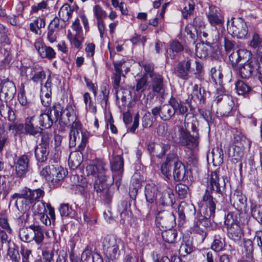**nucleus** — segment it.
<instances>
[{"label":"nucleus","mask_w":262,"mask_h":262,"mask_svg":"<svg viewBox=\"0 0 262 262\" xmlns=\"http://www.w3.org/2000/svg\"><path fill=\"white\" fill-rule=\"evenodd\" d=\"M82 155L81 152H73L69 156L68 164L72 169L77 168L82 161Z\"/></svg>","instance_id":"34"},{"label":"nucleus","mask_w":262,"mask_h":262,"mask_svg":"<svg viewBox=\"0 0 262 262\" xmlns=\"http://www.w3.org/2000/svg\"><path fill=\"white\" fill-rule=\"evenodd\" d=\"M173 164V175L174 179L178 181L183 180L186 172L184 165L178 160L177 157L174 159Z\"/></svg>","instance_id":"26"},{"label":"nucleus","mask_w":262,"mask_h":262,"mask_svg":"<svg viewBox=\"0 0 262 262\" xmlns=\"http://www.w3.org/2000/svg\"><path fill=\"white\" fill-rule=\"evenodd\" d=\"M183 50V47L178 41H173L170 45L169 51L172 53L169 55L172 59L175 58L176 54L182 51Z\"/></svg>","instance_id":"51"},{"label":"nucleus","mask_w":262,"mask_h":262,"mask_svg":"<svg viewBox=\"0 0 262 262\" xmlns=\"http://www.w3.org/2000/svg\"><path fill=\"white\" fill-rule=\"evenodd\" d=\"M0 100L5 101L12 100L14 97L16 89L14 83L8 79L4 80L0 84Z\"/></svg>","instance_id":"14"},{"label":"nucleus","mask_w":262,"mask_h":262,"mask_svg":"<svg viewBox=\"0 0 262 262\" xmlns=\"http://www.w3.org/2000/svg\"><path fill=\"white\" fill-rule=\"evenodd\" d=\"M29 159L27 155L18 157L14 161L16 176L19 178L25 177L29 170Z\"/></svg>","instance_id":"15"},{"label":"nucleus","mask_w":262,"mask_h":262,"mask_svg":"<svg viewBox=\"0 0 262 262\" xmlns=\"http://www.w3.org/2000/svg\"><path fill=\"white\" fill-rule=\"evenodd\" d=\"M161 191L162 188H160L159 185L154 183L146 184L144 191L146 201L149 203H153L156 201L158 193Z\"/></svg>","instance_id":"22"},{"label":"nucleus","mask_w":262,"mask_h":262,"mask_svg":"<svg viewBox=\"0 0 262 262\" xmlns=\"http://www.w3.org/2000/svg\"><path fill=\"white\" fill-rule=\"evenodd\" d=\"M34 46L41 58L52 59L55 57L56 53L54 50L50 47L47 46L41 40H36Z\"/></svg>","instance_id":"18"},{"label":"nucleus","mask_w":262,"mask_h":262,"mask_svg":"<svg viewBox=\"0 0 262 262\" xmlns=\"http://www.w3.org/2000/svg\"><path fill=\"white\" fill-rule=\"evenodd\" d=\"M35 119L36 122L38 123V126L40 128L43 129L50 128L53 125V121L49 117L48 115L46 113H42L38 116H35Z\"/></svg>","instance_id":"35"},{"label":"nucleus","mask_w":262,"mask_h":262,"mask_svg":"<svg viewBox=\"0 0 262 262\" xmlns=\"http://www.w3.org/2000/svg\"><path fill=\"white\" fill-rule=\"evenodd\" d=\"M72 12L70 6L68 4H66L59 10L58 16L59 17L66 16V18L68 19L71 17Z\"/></svg>","instance_id":"55"},{"label":"nucleus","mask_w":262,"mask_h":262,"mask_svg":"<svg viewBox=\"0 0 262 262\" xmlns=\"http://www.w3.org/2000/svg\"><path fill=\"white\" fill-rule=\"evenodd\" d=\"M29 228L33 232V241H34L37 245L40 244L44 239L43 227L33 224L29 226Z\"/></svg>","instance_id":"28"},{"label":"nucleus","mask_w":262,"mask_h":262,"mask_svg":"<svg viewBox=\"0 0 262 262\" xmlns=\"http://www.w3.org/2000/svg\"><path fill=\"white\" fill-rule=\"evenodd\" d=\"M54 253L53 251L43 250L42 251L41 257L39 259V262H51L53 259Z\"/></svg>","instance_id":"64"},{"label":"nucleus","mask_w":262,"mask_h":262,"mask_svg":"<svg viewBox=\"0 0 262 262\" xmlns=\"http://www.w3.org/2000/svg\"><path fill=\"white\" fill-rule=\"evenodd\" d=\"M227 230L229 238L235 242L239 241L243 235L242 230L239 224H233L227 227Z\"/></svg>","instance_id":"27"},{"label":"nucleus","mask_w":262,"mask_h":262,"mask_svg":"<svg viewBox=\"0 0 262 262\" xmlns=\"http://www.w3.org/2000/svg\"><path fill=\"white\" fill-rule=\"evenodd\" d=\"M219 202V199L215 201V199L208 190H206L200 203V214L206 216L207 217H213L215 215L216 203Z\"/></svg>","instance_id":"6"},{"label":"nucleus","mask_w":262,"mask_h":262,"mask_svg":"<svg viewBox=\"0 0 262 262\" xmlns=\"http://www.w3.org/2000/svg\"><path fill=\"white\" fill-rule=\"evenodd\" d=\"M199 121L191 114H186L184 120V126L179 129V140L180 143L187 146L191 143H198L199 138L198 129Z\"/></svg>","instance_id":"2"},{"label":"nucleus","mask_w":262,"mask_h":262,"mask_svg":"<svg viewBox=\"0 0 262 262\" xmlns=\"http://www.w3.org/2000/svg\"><path fill=\"white\" fill-rule=\"evenodd\" d=\"M170 147L169 144H156L149 143L147 145V150L151 157H162Z\"/></svg>","instance_id":"21"},{"label":"nucleus","mask_w":262,"mask_h":262,"mask_svg":"<svg viewBox=\"0 0 262 262\" xmlns=\"http://www.w3.org/2000/svg\"><path fill=\"white\" fill-rule=\"evenodd\" d=\"M31 80L36 83H40L45 79L46 75L45 71L39 67L35 66Z\"/></svg>","instance_id":"39"},{"label":"nucleus","mask_w":262,"mask_h":262,"mask_svg":"<svg viewBox=\"0 0 262 262\" xmlns=\"http://www.w3.org/2000/svg\"><path fill=\"white\" fill-rule=\"evenodd\" d=\"M202 69V66L199 62L193 58H187L178 64L176 73L179 78L187 80L190 77V73L193 72L195 74H199L201 73Z\"/></svg>","instance_id":"5"},{"label":"nucleus","mask_w":262,"mask_h":262,"mask_svg":"<svg viewBox=\"0 0 262 262\" xmlns=\"http://www.w3.org/2000/svg\"><path fill=\"white\" fill-rule=\"evenodd\" d=\"M130 94V92L126 89H120V90H116V95L117 99L120 98L122 105H125L126 102V98L129 96Z\"/></svg>","instance_id":"60"},{"label":"nucleus","mask_w":262,"mask_h":262,"mask_svg":"<svg viewBox=\"0 0 262 262\" xmlns=\"http://www.w3.org/2000/svg\"><path fill=\"white\" fill-rule=\"evenodd\" d=\"M210 219V217H207L206 216L200 214L194 220L193 230L201 236L202 241L204 240L207 234L205 229L209 227L211 225Z\"/></svg>","instance_id":"16"},{"label":"nucleus","mask_w":262,"mask_h":262,"mask_svg":"<svg viewBox=\"0 0 262 262\" xmlns=\"http://www.w3.org/2000/svg\"><path fill=\"white\" fill-rule=\"evenodd\" d=\"M68 38L72 46L77 49L81 48L82 41L83 39L82 35H80V36H73L71 33H69Z\"/></svg>","instance_id":"53"},{"label":"nucleus","mask_w":262,"mask_h":262,"mask_svg":"<svg viewBox=\"0 0 262 262\" xmlns=\"http://www.w3.org/2000/svg\"><path fill=\"white\" fill-rule=\"evenodd\" d=\"M262 39L257 33H254L250 43V47L253 48H258V55L259 58L262 55Z\"/></svg>","instance_id":"41"},{"label":"nucleus","mask_w":262,"mask_h":262,"mask_svg":"<svg viewBox=\"0 0 262 262\" xmlns=\"http://www.w3.org/2000/svg\"><path fill=\"white\" fill-rule=\"evenodd\" d=\"M169 228L168 229L163 230L161 235L165 242L172 244L176 241L178 232L176 229L171 228V227Z\"/></svg>","instance_id":"37"},{"label":"nucleus","mask_w":262,"mask_h":262,"mask_svg":"<svg viewBox=\"0 0 262 262\" xmlns=\"http://www.w3.org/2000/svg\"><path fill=\"white\" fill-rule=\"evenodd\" d=\"M5 107L4 104L0 106V113L2 116L7 118L11 122L14 121L15 116L13 111L9 106H6V110L2 108Z\"/></svg>","instance_id":"47"},{"label":"nucleus","mask_w":262,"mask_h":262,"mask_svg":"<svg viewBox=\"0 0 262 262\" xmlns=\"http://www.w3.org/2000/svg\"><path fill=\"white\" fill-rule=\"evenodd\" d=\"M19 237L21 241L29 243L33 241L32 231L29 227L28 228H22L19 230Z\"/></svg>","instance_id":"42"},{"label":"nucleus","mask_w":262,"mask_h":262,"mask_svg":"<svg viewBox=\"0 0 262 262\" xmlns=\"http://www.w3.org/2000/svg\"><path fill=\"white\" fill-rule=\"evenodd\" d=\"M207 18L211 26L215 27L214 37L216 40H219L220 33L222 34L223 31L222 26L224 24V17L220 8L215 6L210 7Z\"/></svg>","instance_id":"7"},{"label":"nucleus","mask_w":262,"mask_h":262,"mask_svg":"<svg viewBox=\"0 0 262 262\" xmlns=\"http://www.w3.org/2000/svg\"><path fill=\"white\" fill-rule=\"evenodd\" d=\"M151 87L154 92L162 93L164 90L163 77L160 75L154 76L152 78Z\"/></svg>","instance_id":"38"},{"label":"nucleus","mask_w":262,"mask_h":262,"mask_svg":"<svg viewBox=\"0 0 262 262\" xmlns=\"http://www.w3.org/2000/svg\"><path fill=\"white\" fill-rule=\"evenodd\" d=\"M45 112L54 123L60 119L62 114V108L60 104L54 105L47 109Z\"/></svg>","instance_id":"31"},{"label":"nucleus","mask_w":262,"mask_h":262,"mask_svg":"<svg viewBox=\"0 0 262 262\" xmlns=\"http://www.w3.org/2000/svg\"><path fill=\"white\" fill-rule=\"evenodd\" d=\"M46 23L44 18L38 17L33 20L30 24V30L36 34H38V29L44 28Z\"/></svg>","instance_id":"44"},{"label":"nucleus","mask_w":262,"mask_h":262,"mask_svg":"<svg viewBox=\"0 0 262 262\" xmlns=\"http://www.w3.org/2000/svg\"><path fill=\"white\" fill-rule=\"evenodd\" d=\"M206 93L204 90H202L201 87L194 84L192 88L191 99L198 101L199 104H203L205 102Z\"/></svg>","instance_id":"29"},{"label":"nucleus","mask_w":262,"mask_h":262,"mask_svg":"<svg viewBox=\"0 0 262 262\" xmlns=\"http://www.w3.org/2000/svg\"><path fill=\"white\" fill-rule=\"evenodd\" d=\"M230 201L234 208L240 213L246 211L247 198L239 191H235L230 195Z\"/></svg>","instance_id":"17"},{"label":"nucleus","mask_w":262,"mask_h":262,"mask_svg":"<svg viewBox=\"0 0 262 262\" xmlns=\"http://www.w3.org/2000/svg\"><path fill=\"white\" fill-rule=\"evenodd\" d=\"M154 122V118L149 112L146 113L142 119V126L145 127H150Z\"/></svg>","instance_id":"62"},{"label":"nucleus","mask_w":262,"mask_h":262,"mask_svg":"<svg viewBox=\"0 0 262 262\" xmlns=\"http://www.w3.org/2000/svg\"><path fill=\"white\" fill-rule=\"evenodd\" d=\"M49 155L48 148L43 147L35 146V156L36 160L39 162H43L47 160Z\"/></svg>","instance_id":"40"},{"label":"nucleus","mask_w":262,"mask_h":262,"mask_svg":"<svg viewBox=\"0 0 262 262\" xmlns=\"http://www.w3.org/2000/svg\"><path fill=\"white\" fill-rule=\"evenodd\" d=\"M89 134L87 132H83L79 130H71L69 134V145L70 147H74L76 144V141L80 144L78 146V150L81 151L83 150L85 146Z\"/></svg>","instance_id":"13"},{"label":"nucleus","mask_w":262,"mask_h":262,"mask_svg":"<svg viewBox=\"0 0 262 262\" xmlns=\"http://www.w3.org/2000/svg\"><path fill=\"white\" fill-rule=\"evenodd\" d=\"M209 75L213 82L216 85L219 86V88H217V91L223 93L224 90L223 87V75L220 67L211 68L209 72Z\"/></svg>","instance_id":"24"},{"label":"nucleus","mask_w":262,"mask_h":262,"mask_svg":"<svg viewBox=\"0 0 262 262\" xmlns=\"http://www.w3.org/2000/svg\"><path fill=\"white\" fill-rule=\"evenodd\" d=\"M123 243L121 239L113 235H107L102 242L103 251L106 258L114 260L119 258L120 255L119 248Z\"/></svg>","instance_id":"4"},{"label":"nucleus","mask_w":262,"mask_h":262,"mask_svg":"<svg viewBox=\"0 0 262 262\" xmlns=\"http://www.w3.org/2000/svg\"><path fill=\"white\" fill-rule=\"evenodd\" d=\"M251 212L252 217L262 225V205L252 204Z\"/></svg>","instance_id":"43"},{"label":"nucleus","mask_w":262,"mask_h":262,"mask_svg":"<svg viewBox=\"0 0 262 262\" xmlns=\"http://www.w3.org/2000/svg\"><path fill=\"white\" fill-rule=\"evenodd\" d=\"M176 190L180 199L186 198L189 195V188L184 184H178L176 187Z\"/></svg>","instance_id":"54"},{"label":"nucleus","mask_w":262,"mask_h":262,"mask_svg":"<svg viewBox=\"0 0 262 262\" xmlns=\"http://www.w3.org/2000/svg\"><path fill=\"white\" fill-rule=\"evenodd\" d=\"M52 137V135L49 133H43L41 135V140L39 146L49 148L50 145H51Z\"/></svg>","instance_id":"61"},{"label":"nucleus","mask_w":262,"mask_h":262,"mask_svg":"<svg viewBox=\"0 0 262 262\" xmlns=\"http://www.w3.org/2000/svg\"><path fill=\"white\" fill-rule=\"evenodd\" d=\"M67 173V171L63 168L61 167L56 168L54 165H52V177H51V180L50 181L53 183L57 184L60 180L63 179Z\"/></svg>","instance_id":"33"},{"label":"nucleus","mask_w":262,"mask_h":262,"mask_svg":"<svg viewBox=\"0 0 262 262\" xmlns=\"http://www.w3.org/2000/svg\"><path fill=\"white\" fill-rule=\"evenodd\" d=\"M162 192L160 193V198L157 204L163 206H172L175 202V196L173 190L170 188H162Z\"/></svg>","instance_id":"19"},{"label":"nucleus","mask_w":262,"mask_h":262,"mask_svg":"<svg viewBox=\"0 0 262 262\" xmlns=\"http://www.w3.org/2000/svg\"><path fill=\"white\" fill-rule=\"evenodd\" d=\"M258 58L260 62L258 63L256 60L251 59L245 62L239 68L238 73L242 78H250L255 70H257L262 75V55Z\"/></svg>","instance_id":"11"},{"label":"nucleus","mask_w":262,"mask_h":262,"mask_svg":"<svg viewBox=\"0 0 262 262\" xmlns=\"http://www.w3.org/2000/svg\"><path fill=\"white\" fill-rule=\"evenodd\" d=\"M224 223L227 227L232 226L233 224H239L238 216L236 213L233 212H229L225 215Z\"/></svg>","instance_id":"46"},{"label":"nucleus","mask_w":262,"mask_h":262,"mask_svg":"<svg viewBox=\"0 0 262 262\" xmlns=\"http://www.w3.org/2000/svg\"><path fill=\"white\" fill-rule=\"evenodd\" d=\"M51 81L49 77L45 85L41 88L40 97L51 98Z\"/></svg>","instance_id":"50"},{"label":"nucleus","mask_w":262,"mask_h":262,"mask_svg":"<svg viewBox=\"0 0 262 262\" xmlns=\"http://www.w3.org/2000/svg\"><path fill=\"white\" fill-rule=\"evenodd\" d=\"M42 130L36 122L35 116L26 119L25 134L38 137L41 135Z\"/></svg>","instance_id":"20"},{"label":"nucleus","mask_w":262,"mask_h":262,"mask_svg":"<svg viewBox=\"0 0 262 262\" xmlns=\"http://www.w3.org/2000/svg\"><path fill=\"white\" fill-rule=\"evenodd\" d=\"M228 32L238 38H244L248 34V29L244 20L241 18H232L227 22Z\"/></svg>","instance_id":"8"},{"label":"nucleus","mask_w":262,"mask_h":262,"mask_svg":"<svg viewBox=\"0 0 262 262\" xmlns=\"http://www.w3.org/2000/svg\"><path fill=\"white\" fill-rule=\"evenodd\" d=\"M26 200L31 203H33L34 201H39L38 200L45 194V192L40 188L32 190L26 187Z\"/></svg>","instance_id":"30"},{"label":"nucleus","mask_w":262,"mask_h":262,"mask_svg":"<svg viewBox=\"0 0 262 262\" xmlns=\"http://www.w3.org/2000/svg\"><path fill=\"white\" fill-rule=\"evenodd\" d=\"M179 219L184 221L186 215L193 214L195 213V207L192 204H187L185 202H181L178 208Z\"/></svg>","instance_id":"25"},{"label":"nucleus","mask_w":262,"mask_h":262,"mask_svg":"<svg viewBox=\"0 0 262 262\" xmlns=\"http://www.w3.org/2000/svg\"><path fill=\"white\" fill-rule=\"evenodd\" d=\"M106 164L102 162H98L96 164H90L86 167V171L88 176H92L96 179L94 187L97 192L103 191L107 186L106 172L105 168Z\"/></svg>","instance_id":"3"},{"label":"nucleus","mask_w":262,"mask_h":262,"mask_svg":"<svg viewBox=\"0 0 262 262\" xmlns=\"http://www.w3.org/2000/svg\"><path fill=\"white\" fill-rule=\"evenodd\" d=\"M176 218L172 212L163 210L159 211L156 217V224L159 228H164L172 227L176 224Z\"/></svg>","instance_id":"12"},{"label":"nucleus","mask_w":262,"mask_h":262,"mask_svg":"<svg viewBox=\"0 0 262 262\" xmlns=\"http://www.w3.org/2000/svg\"><path fill=\"white\" fill-rule=\"evenodd\" d=\"M193 248L191 242L187 241L181 244L179 248V251L181 255L185 256L191 253L193 251Z\"/></svg>","instance_id":"52"},{"label":"nucleus","mask_w":262,"mask_h":262,"mask_svg":"<svg viewBox=\"0 0 262 262\" xmlns=\"http://www.w3.org/2000/svg\"><path fill=\"white\" fill-rule=\"evenodd\" d=\"M224 99L225 103L222 107L217 112V114L222 117H227L233 115V110L234 103L232 98L229 96H225Z\"/></svg>","instance_id":"23"},{"label":"nucleus","mask_w":262,"mask_h":262,"mask_svg":"<svg viewBox=\"0 0 262 262\" xmlns=\"http://www.w3.org/2000/svg\"><path fill=\"white\" fill-rule=\"evenodd\" d=\"M245 252L248 258H253V243L250 239L245 240L244 243Z\"/></svg>","instance_id":"56"},{"label":"nucleus","mask_w":262,"mask_h":262,"mask_svg":"<svg viewBox=\"0 0 262 262\" xmlns=\"http://www.w3.org/2000/svg\"><path fill=\"white\" fill-rule=\"evenodd\" d=\"M224 237L223 234H215L213 235V241L211 246V248L215 252L222 251L225 246Z\"/></svg>","instance_id":"36"},{"label":"nucleus","mask_w":262,"mask_h":262,"mask_svg":"<svg viewBox=\"0 0 262 262\" xmlns=\"http://www.w3.org/2000/svg\"><path fill=\"white\" fill-rule=\"evenodd\" d=\"M111 168L113 174V182L118 189L121 184V179L124 171V161L121 156L117 155L113 157L110 161Z\"/></svg>","instance_id":"9"},{"label":"nucleus","mask_w":262,"mask_h":262,"mask_svg":"<svg viewBox=\"0 0 262 262\" xmlns=\"http://www.w3.org/2000/svg\"><path fill=\"white\" fill-rule=\"evenodd\" d=\"M93 12L96 17L97 21L102 20L106 16V12L99 5H95L93 8Z\"/></svg>","instance_id":"58"},{"label":"nucleus","mask_w":262,"mask_h":262,"mask_svg":"<svg viewBox=\"0 0 262 262\" xmlns=\"http://www.w3.org/2000/svg\"><path fill=\"white\" fill-rule=\"evenodd\" d=\"M46 203L43 201H37L33 206V214L37 216L46 212Z\"/></svg>","instance_id":"49"},{"label":"nucleus","mask_w":262,"mask_h":262,"mask_svg":"<svg viewBox=\"0 0 262 262\" xmlns=\"http://www.w3.org/2000/svg\"><path fill=\"white\" fill-rule=\"evenodd\" d=\"M210 185L212 190L218 195L219 201L223 202L226 196L224 191L225 187V179L220 177L217 171H213L210 175Z\"/></svg>","instance_id":"10"},{"label":"nucleus","mask_w":262,"mask_h":262,"mask_svg":"<svg viewBox=\"0 0 262 262\" xmlns=\"http://www.w3.org/2000/svg\"><path fill=\"white\" fill-rule=\"evenodd\" d=\"M62 140L61 136L59 135H55L53 139L51 140V146L55 149L57 151V154L58 152H61V144Z\"/></svg>","instance_id":"57"},{"label":"nucleus","mask_w":262,"mask_h":262,"mask_svg":"<svg viewBox=\"0 0 262 262\" xmlns=\"http://www.w3.org/2000/svg\"><path fill=\"white\" fill-rule=\"evenodd\" d=\"M185 30L187 35L194 42L198 30H196L193 25L189 24L186 26Z\"/></svg>","instance_id":"59"},{"label":"nucleus","mask_w":262,"mask_h":262,"mask_svg":"<svg viewBox=\"0 0 262 262\" xmlns=\"http://www.w3.org/2000/svg\"><path fill=\"white\" fill-rule=\"evenodd\" d=\"M213 162L220 165L223 162L224 154L222 148L217 147L212 149L211 152Z\"/></svg>","instance_id":"45"},{"label":"nucleus","mask_w":262,"mask_h":262,"mask_svg":"<svg viewBox=\"0 0 262 262\" xmlns=\"http://www.w3.org/2000/svg\"><path fill=\"white\" fill-rule=\"evenodd\" d=\"M186 104L191 107V100L187 99L184 102L171 97L168 103L154 107L151 110V113L155 117L159 116L161 119L167 121L173 117L176 113L181 115L187 114L188 108Z\"/></svg>","instance_id":"1"},{"label":"nucleus","mask_w":262,"mask_h":262,"mask_svg":"<svg viewBox=\"0 0 262 262\" xmlns=\"http://www.w3.org/2000/svg\"><path fill=\"white\" fill-rule=\"evenodd\" d=\"M195 54L198 57L204 58L208 56V53L205 46L197 45L195 47Z\"/></svg>","instance_id":"63"},{"label":"nucleus","mask_w":262,"mask_h":262,"mask_svg":"<svg viewBox=\"0 0 262 262\" xmlns=\"http://www.w3.org/2000/svg\"><path fill=\"white\" fill-rule=\"evenodd\" d=\"M175 157H176V155L174 154H168L166 161L161 166V171L162 174L168 179H169L171 176L170 167L172 163L173 164Z\"/></svg>","instance_id":"32"},{"label":"nucleus","mask_w":262,"mask_h":262,"mask_svg":"<svg viewBox=\"0 0 262 262\" xmlns=\"http://www.w3.org/2000/svg\"><path fill=\"white\" fill-rule=\"evenodd\" d=\"M235 89L238 95H245L251 91V88L242 80H238L235 83Z\"/></svg>","instance_id":"48"}]
</instances>
